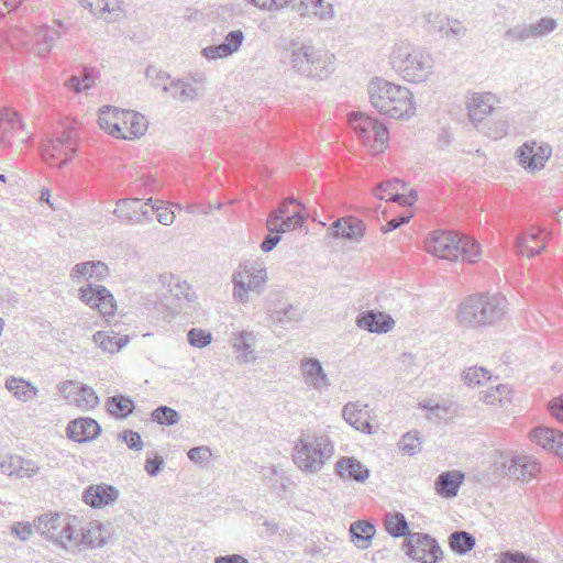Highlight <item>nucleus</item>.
I'll return each mask as SVG.
<instances>
[{"label": "nucleus", "mask_w": 563, "mask_h": 563, "mask_svg": "<svg viewBox=\"0 0 563 563\" xmlns=\"http://www.w3.org/2000/svg\"><path fill=\"white\" fill-rule=\"evenodd\" d=\"M393 69L412 84L429 81L435 71V59L431 51L409 40H398L389 53Z\"/></svg>", "instance_id": "1"}, {"label": "nucleus", "mask_w": 563, "mask_h": 563, "mask_svg": "<svg viewBox=\"0 0 563 563\" xmlns=\"http://www.w3.org/2000/svg\"><path fill=\"white\" fill-rule=\"evenodd\" d=\"M294 74L310 80H325L335 70V56L311 41H291L284 47Z\"/></svg>", "instance_id": "2"}, {"label": "nucleus", "mask_w": 563, "mask_h": 563, "mask_svg": "<svg viewBox=\"0 0 563 563\" xmlns=\"http://www.w3.org/2000/svg\"><path fill=\"white\" fill-rule=\"evenodd\" d=\"M368 96L371 104L384 115L407 119L415 114L413 95L407 87L375 78L368 85Z\"/></svg>", "instance_id": "3"}, {"label": "nucleus", "mask_w": 563, "mask_h": 563, "mask_svg": "<svg viewBox=\"0 0 563 563\" xmlns=\"http://www.w3.org/2000/svg\"><path fill=\"white\" fill-rule=\"evenodd\" d=\"M507 312V300L499 294H475L465 298L457 308L459 324L468 328L492 325Z\"/></svg>", "instance_id": "4"}, {"label": "nucleus", "mask_w": 563, "mask_h": 563, "mask_svg": "<svg viewBox=\"0 0 563 563\" xmlns=\"http://www.w3.org/2000/svg\"><path fill=\"white\" fill-rule=\"evenodd\" d=\"M426 250L442 260L475 263L479 257V245L466 235L452 231H434L426 240Z\"/></svg>", "instance_id": "5"}, {"label": "nucleus", "mask_w": 563, "mask_h": 563, "mask_svg": "<svg viewBox=\"0 0 563 563\" xmlns=\"http://www.w3.org/2000/svg\"><path fill=\"white\" fill-rule=\"evenodd\" d=\"M333 454L328 437L305 433L294 448L295 464L303 472L318 473Z\"/></svg>", "instance_id": "6"}, {"label": "nucleus", "mask_w": 563, "mask_h": 563, "mask_svg": "<svg viewBox=\"0 0 563 563\" xmlns=\"http://www.w3.org/2000/svg\"><path fill=\"white\" fill-rule=\"evenodd\" d=\"M268 274L265 265L257 261L241 263L232 275V298L238 303H247L251 295L264 292Z\"/></svg>", "instance_id": "7"}, {"label": "nucleus", "mask_w": 563, "mask_h": 563, "mask_svg": "<svg viewBox=\"0 0 563 563\" xmlns=\"http://www.w3.org/2000/svg\"><path fill=\"white\" fill-rule=\"evenodd\" d=\"M78 525L77 517L59 512L44 514L34 520V529L42 537L67 551H74V533Z\"/></svg>", "instance_id": "8"}, {"label": "nucleus", "mask_w": 563, "mask_h": 563, "mask_svg": "<svg viewBox=\"0 0 563 563\" xmlns=\"http://www.w3.org/2000/svg\"><path fill=\"white\" fill-rule=\"evenodd\" d=\"M77 140L73 129H64L63 132L48 140L42 148L43 159L57 167H63L75 155Z\"/></svg>", "instance_id": "9"}, {"label": "nucleus", "mask_w": 563, "mask_h": 563, "mask_svg": "<svg viewBox=\"0 0 563 563\" xmlns=\"http://www.w3.org/2000/svg\"><path fill=\"white\" fill-rule=\"evenodd\" d=\"M406 555L421 563H437L442 558V550L430 534L413 532L404 541Z\"/></svg>", "instance_id": "10"}, {"label": "nucleus", "mask_w": 563, "mask_h": 563, "mask_svg": "<svg viewBox=\"0 0 563 563\" xmlns=\"http://www.w3.org/2000/svg\"><path fill=\"white\" fill-rule=\"evenodd\" d=\"M552 156V146L543 141L529 140L516 151L518 164L529 174H536L545 167Z\"/></svg>", "instance_id": "11"}, {"label": "nucleus", "mask_w": 563, "mask_h": 563, "mask_svg": "<svg viewBox=\"0 0 563 563\" xmlns=\"http://www.w3.org/2000/svg\"><path fill=\"white\" fill-rule=\"evenodd\" d=\"M30 139L31 133L18 112L10 110L0 112V146L19 150Z\"/></svg>", "instance_id": "12"}, {"label": "nucleus", "mask_w": 563, "mask_h": 563, "mask_svg": "<svg viewBox=\"0 0 563 563\" xmlns=\"http://www.w3.org/2000/svg\"><path fill=\"white\" fill-rule=\"evenodd\" d=\"M422 23L427 33L438 34L442 38H460L466 34V27L461 21L440 12H424Z\"/></svg>", "instance_id": "13"}, {"label": "nucleus", "mask_w": 563, "mask_h": 563, "mask_svg": "<svg viewBox=\"0 0 563 563\" xmlns=\"http://www.w3.org/2000/svg\"><path fill=\"white\" fill-rule=\"evenodd\" d=\"M59 393L68 404L77 406L81 410L93 409L99 404L95 390L75 380H66L59 385Z\"/></svg>", "instance_id": "14"}, {"label": "nucleus", "mask_w": 563, "mask_h": 563, "mask_svg": "<svg viewBox=\"0 0 563 563\" xmlns=\"http://www.w3.org/2000/svg\"><path fill=\"white\" fill-rule=\"evenodd\" d=\"M303 383L318 393H324L331 386L330 378L321 362L316 357L306 356L299 365Z\"/></svg>", "instance_id": "15"}, {"label": "nucleus", "mask_w": 563, "mask_h": 563, "mask_svg": "<svg viewBox=\"0 0 563 563\" xmlns=\"http://www.w3.org/2000/svg\"><path fill=\"white\" fill-rule=\"evenodd\" d=\"M79 298L102 316H112L117 309L112 294L103 286L89 284L86 288L81 287Z\"/></svg>", "instance_id": "16"}, {"label": "nucleus", "mask_w": 563, "mask_h": 563, "mask_svg": "<svg viewBox=\"0 0 563 563\" xmlns=\"http://www.w3.org/2000/svg\"><path fill=\"white\" fill-rule=\"evenodd\" d=\"M115 205L113 214L122 223L135 225L152 221L151 210L141 206L139 198H121L117 200Z\"/></svg>", "instance_id": "17"}, {"label": "nucleus", "mask_w": 563, "mask_h": 563, "mask_svg": "<svg viewBox=\"0 0 563 563\" xmlns=\"http://www.w3.org/2000/svg\"><path fill=\"white\" fill-rule=\"evenodd\" d=\"M74 550H81L84 548H96L102 547L104 544V537L102 526L97 521H89L85 525H79L76 527V532L74 533Z\"/></svg>", "instance_id": "18"}, {"label": "nucleus", "mask_w": 563, "mask_h": 563, "mask_svg": "<svg viewBox=\"0 0 563 563\" xmlns=\"http://www.w3.org/2000/svg\"><path fill=\"white\" fill-rule=\"evenodd\" d=\"M256 341L257 336L253 331H240L232 334L231 344L238 363L250 364L256 361Z\"/></svg>", "instance_id": "19"}, {"label": "nucleus", "mask_w": 563, "mask_h": 563, "mask_svg": "<svg viewBox=\"0 0 563 563\" xmlns=\"http://www.w3.org/2000/svg\"><path fill=\"white\" fill-rule=\"evenodd\" d=\"M499 102V98L492 92H474L467 102L470 119L482 122Z\"/></svg>", "instance_id": "20"}, {"label": "nucleus", "mask_w": 563, "mask_h": 563, "mask_svg": "<svg viewBox=\"0 0 563 563\" xmlns=\"http://www.w3.org/2000/svg\"><path fill=\"white\" fill-rule=\"evenodd\" d=\"M244 41V33L241 30L229 32L224 41L219 45H210L202 49L207 59L224 58L236 53Z\"/></svg>", "instance_id": "21"}, {"label": "nucleus", "mask_w": 563, "mask_h": 563, "mask_svg": "<svg viewBox=\"0 0 563 563\" xmlns=\"http://www.w3.org/2000/svg\"><path fill=\"white\" fill-rule=\"evenodd\" d=\"M530 440L544 450L563 459V432L548 427H537L530 432Z\"/></svg>", "instance_id": "22"}, {"label": "nucleus", "mask_w": 563, "mask_h": 563, "mask_svg": "<svg viewBox=\"0 0 563 563\" xmlns=\"http://www.w3.org/2000/svg\"><path fill=\"white\" fill-rule=\"evenodd\" d=\"M120 133L117 139L134 140L143 136L147 131V120L139 112L124 110V118L120 119Z\"/></svg>", "instance_id": "23"}, {"label": "nucleus", "mask_w": 563, "mask_h": 563, "mask_svg": "<svg viewBox=\"0 0 563 563\" xmlns=\"http://www.w3.org/2000/svg\"><path fill=\"white\" fill-rule=\"evenodd\" d=\"M365 230V223L353 217L341 218L334 221L330 227V233L333 238H341L354 242H358L363 238Z\"/></svg>", "instance_id": "24"}, {"label": "nucleus", "mask_w": 563, "mask_h": 563, "mask_svg": "<svg viewBox=\"0 0 563 563\" xmlns=\"http://www.w3.org/2000/svg\"><path fill=\"white\" fill-rule=\"evenodd\" d=\"M66 431L70 440L82 443L93 440L100 433L101 428L95 419L79 418L70 421Z\"/></svg>", "instance_id": "25"}, {"label": "nucleus", "mask_w": 563, "mask_h": 563, "mask_svg": "<svg viewBox=\"0 0 563 563\" xmlns=\"http://www.w3.org/2000/svg\"><path fill=\"white\" fill-rule=\"evenodd\" d=\"M335 473L342 479L364 483L369 477V470L352 456H343L335 463Z\"/></svg>", "instance_id": "26"}, {"label": "nucleus", "mask_w": 563, "mask_h": 563, "mask_svg": "<svg viewBox=\"0 0 563 563\" xmlns=\"http://www.w3.org/2000/svg\"><path fill=\"white\" fill-rule=\"evenodd\" d=\"M464 474L461 471H446L441 473L434 483L437 494L443 498L457 496L459 489L464 482Z\"/></svg>", "instance_id": "27"}, {"label": "nucleus", "mask_w": 563, "mask_h": 563, "mask_svg": "<svg viewBox=\"0 0 563 563\" xmlns=\"http://www.w3.org/2000/svg\"><path fill=\"white\" fill-rule=\"evenodd\" d=\"M82 8L108 22L114 21L121 12L119 0H78Z\"/></svg>", "instance_id": "28"}, {"label": "nucleus", "mask_w": 563, "mask_h": 563, "mask_svg": "<svg viewBox=\"0 0 563 563\" xmlns=\"http://www.w3.org/2000/svg\"><path fill=\"white\" fill-rule=\"evenodd\" d=\"M540 463L529 455H517L511 460L509 473L522 482L531 481L540 472Z\"/></svg>", "instance_id": "29"}, {"label": "nucleus", "mask_w": 563, "mask_h": 563, "mask_svg": "<svg viewBox=\"0 0 563 563\" xmlns=\"http://www.w3.org/2000/svg\"><path fill=\"white\" fill-rule=\"evenodd\" d=\"M118 498V490L106 484L91 485L84 493V500L93 508H101Z\"/></svg>", "instance_id": "30"}, {"label": "nucleus", "mask_w": 563, "mask_h": 563, "mask_svg": "<svg viewBox=\"0 0 563 563\" xmlns=\"http://www.w3.org/2000/svg\"><path fill=\"white\" fill-rule=\"evenodd\" d=\"M1 470L9 476L23 478L33 476L38 468L31 460H26L21 455H10L2 461Z\"/></svg>", "instance_id": "31"}, {"label": "nucleus", "mask_w": 563, "mask_h": 563, "mask_svg": "<svg viewBox=\"0 0 563 563\" xmlns=\"http://www.w3.org/2000/svg\"><path fill=\"white\" fill-rule=\"evenodd\" d=\"M59 37L60 33L57 29L42 25L33 35L31 51L37 56H45Z\"/></svg>", "instance_id": "32"}, {"label": "nucleus", "mask_w": 563, "mask_h": 563, "mask_svg": "<svg viewBox=\"0 0 563 563\" xmlns=\"http://www.w3.org/2000/svg\"><path fill=\"white\" fill-rule=\"evenodd\" d=\"M343 419L353 428L364 433H372V424L368 421V415L363 406L356 402H347L342 409Z\"/></svg>", "instance_id": "33"}, {"label": "nucleus", "mask_w": 563, "mask_h": 563, "mask_svg": "<svg viewBox=\"0 0 563 563\" xmlns=\"http://www.w3.org/2000/svg\"><path fill=\"white\" fill-rule=\"evenodd\" d=\"M163 91L168 92L172 98L180 102H190L199 98V89L190 81L184 79H172L169 84L163 85Z\"/></svg>", "instance_id": "34"}, {"label": "nucleus", "mask_w": 563, "mask_h": 563, "mask_svg": "<svg viewBox=\"0 0 563 563\" xmlns=\"http://www.w3.org/2000/svg\"><path fill=\"white\" fill-rule=\"evenodd\" d=\"M391 320L382 312L368 311L357 317L356 323L360 328L369 332L383 333L391 328Z\"/></svg>", "instance_id": "35"}, {"label": "nucleus", "mask_w": 563, "mask_h": 563, "mask_svg": "<svg viewBox=\"0 0 563 563\" xmlns=\"http://www.w3.org/2000/svg\"><path fill=\"white\" fill-rule=\"evenodd\" d=\"M124 118V110L111 106L100 108L98 115V123L102 130H106L110 135H119L120 133V119Z\"/></svg>", "instance_id": "36"}, {"label": "nucleus", "mask_w": 563, "mask_h": 563, "mask_svg": "<svg viewBox=\"0 0 563 563\" xmlns=\"http://www.w3.org/2000/svg\"><path fill=\"white\" fill-rule=\"evenodd\" d=\"M5 388L20 401L26 402L35 398L38 389L29 380L11 376L5 380Z\"/></svg>", "instance_id": "37"}, {"label": "nucleus", "mask_w": 563, "mask_h": 563, "mask_svg": "<svg viewBox=\"0 0 563 563\" xmlns=\"http://www.w3.org/2000/svg\"><path fill=\"white\" fill-rule=\"evenodd\" d=\"M108 267L100 261H91L76 264L71 269V278L102 279L108 275Z\"/></svg>", "instance_id": "38"}, {"label": "nucleus", "mask_w": 563, "mask_h": 563, "mask_svg": "<svg viewBox=\"0 0 563 563\" xmlns=\"http://www.w3.org/2000/svg\"><path fill=\"white\" fill-rule=\"evenodd\" d=\"M93 342L104 352H119L129 342L126 335H119L114 332L98 331L92 336Z\"/></svg>", "instance_id": "39"}, {"label": "nucleus", "mask_w": 563, "mask_h": 563, "mask_svg": "<svg viewBox=\"0 0 563 563\" xmlns=\"http://www.w3.org/2000/svg\"><path fill=\"white\" fill-rule=\"evenodd\" d=\"M542 232L543 229L531 230L527 235L518 236L516 240L517 252L527 257L540 254L545 249L544 241L542 240L539 245H533L532 243L537 242Z\"/></svg>", "instance_id": "40"}, {"label": "nucleus", "mask_w": 563, "mask_h": 563, "mask_svg": "<svg viewBox=\"0 0 563 563\" xmlns=\"http://www.w3.org/2000/svg\"><path fill=\"white\" fill-rule=\"evenodd\" d=\"M375 527L367 521H355L350 527L352 541L358 549L365 550L369 547L373 537L375 536Z\"/></svg>", "instance_id": "41"}, {"label": "nucleus", "mask_w": 563, "mask_h": 563, "mask_svg": "<svg viewBox=\"0 0 563 563\" xmlns=\"http://www.w3.org/2000/svg\"><path fill=\"white\" fill-rule=\"evenodd\" d=\"M407 190V184L398 178L380 183L375 188V196L380 200L398 202L402 191Z\"/></svg>", "instance_id": "42"}, {"label": "nucleus", "mask_w": 563, "mask_h": 563, "mask_svg": "<svg viewBox=\"0 0 563 563\" xmlns=\"http://www.w3.org/2000/svg\"><path fill=\"white\" fill-rule=\"evenodd\" d=\"M377 121V119H373L361 112L352 113L350 115V124L364 143L369 142L372 137V129H375Z\"/></svg>", "instance_id": "43"}, {"label": "nucleus", "mask_w": 563, "mask_h": 563, "mask_svg": "<svg viewBox=\"0 0 563 563\" xmlns=\"http://www.w3.org/2000/svg\"><path fill=\"white\" fill-rule=\"evenodd\" d=\"M162 283L167 284L170 295L176 299H186L187 301L192 300L194 292L186 280H181L179 277L174 275H163Z\"/></svg>", "instance_id": "44"}, {"label": "nucleus", "mask_w": 563, "mask_h": 563, "mask_svg": "<svg viewBox=\"0 0 563 563\" xmlns=\"http://www.w3.org/2000/svg\"><path fill=\"white\" fill-rule=\"evenodd\" d=\"M384 526L386 531L394 538H408V534H411L406 517L401 512L386 515Z\"/></svg>", "instance_id": "45"}, {"label": "nucleus", "mask_w": 563, "mask_h": 563, "mask_svg": "<svg viewBox=\"0 0 563 563\" xmlns=\"http://www.w3.org/2000/svg\"><path fill=\"white\" fill-rule=\"evenodd\" d=\"M449 545L453 552L462 555L475 547V538L466 531H454L449 537Z\"/></svg>", "instance_id": "46"}, {"label": "nucleus", "mask_w": 563, "mask_h": 563, "mask_svg": "<svg viewBox=\"0 0 563 563\" xmlns=\"http://www.w3.org/2000/svg\"><path fill=\"white\" fill-rule=\"evenodd\" d=\"M291 206H297L299 209H305L306 207L296 198H287L285 199L276 210H274L266 221V227L268 230H276L277 221H280L284 217L289 216L292 211L290 210Z\"/></svg>", "instance_id": "47"}, {"label": "nucleus", "mask_w": 563, "mask_h": 563, "mask_svg": "<svg viewBox=\"0 0 563 563\" xmlns=\"http://www.w3.org/2000/svg\"><path fill=\"white\" fill-rule=\"evenodd\" d=\"M481 399L488 405L501 404L510 400V389L507 385L497 384L488 386L481 391Z\"/></svg>", "instance_id": "48"}, {"label": "nucleus", "mask_w": 563, "mask_h": 563, "mask_svg": "<svg viewBox=\"0 0 563 563\" xmlns=\"http://www.w3.org/2000/svg\"><path fill=\"white\" fill-rule=\"evenodd\" d=\"M108 411L115 417L125 418L134 409V402L125 396H113L107 401Z\"/></svg>", "instance_id": "49"}, {"label": "nucleus", "mask_w": 563, "mask_h": 563, "mask_svg": "<svg viewBox=\"0 0 563 563\" xmlns=\"http://www.w3.org/2000/svg\"><path fill=\"white\" fill-rule=\"evenodd\" d=\"M299 10L305 15L307 11H311L313 15L320 20H330L333 18V8L324 0H310L309 3L301 2Z\"/></svg>", "instance_id": "50"}, {"label": "nucleus", "mask_w": 563, "mask_h": 563, "mask_svg": "<svg viewBox=\"0 0 563 563\" xmlns=\"http://www.w3.org/2000/svg\"><path fill=\"white\" fill-rule=\"evenodd\" d=\"M303 209L292 210V212L284 217L280 221L276 223V230H268L272 233H286L288 231L296 230L300 228L306 219L302 213Z\"/></svg>", "instance_id": "51"}, {"label": "nucleus", "mask_w": 563, "mask_h": 563, "mask_svg": "<svg viewBox=\"0 0 563 563\" xmlns=\"http://www.w3.org/2000/svg\"><path fill=\"white\" fill-rule=\"evenodd\" d=\"M399 450L408 455L413 456L422 450V442L417 431H409L404 434L398 442Z\"/></svg>", "instance_id": "52"}, {"label": "nucleus", "mask_w": 563, "mask_h": 563, "mask_svg": "<svg viewBox=\"0 0 563 563\" xmlns=\"http://www.w3.org/2000/svg\"><path fill=\"white\" fill-rule=\"evenodd\" d=\"M152 420L162 426H175L180 420V415L173 408L159 406L152 412Z\"/></svg>", "instance_id": "53"}, {"label": "nucleus", "mask_w": 563, "mask_h": 563, "mask_svg": "<svg viewBox=\"0 0 563 563\" xmlns=\"http://www.w3.org/2000/svg\"><path fill=\"white\" fill-rule=\"evenodd\" d=\"M485 133L494 140L503 139L509 130V121L506 114L498 117L485 124Z\"/></svg>", "instance_id": "54"}, {"label": "nucleus", "mask_w": 563, "mask_h": 563, "mask_svg": "<svg viewBox=\"0 0 563 563\" xmlns=\"http://www.w3.org/2000/svg\"><path fill=\"white\" fill-rule=\"evenodd\" d=\"M272 316L280 323L298 322L301 320L298 307L291 303H285L279 308H275Z\"/></svg>", "instance_id": "55"}, {"label": "nucleus", "mask_w": 563, "mask_h": 563, "mask_svg": "<svg viewBox=\"0 0 563 563\" xmlns=\"http://www.w3.org/2000/svg\"><path fill=\"white\" fill-rule=\"evenodd\" d=\"M489 379V372L483 367H470L463 373V380L470 387L481 386Z\"/></svg>", "instance_id": "56"}, {"label": "nucleus", "mask_w": 563, "mask_h": 563, "mask_svg": "<svg viewBox=\"0 0 563 563\" xmlns=\"http://www.w3.org/2000/svg\"><path fill=\"white\" fill-rule=\"evenodd\" d=\"M533 40L544 37L558 27V22L553 18H541L538 21L530 23Z\"/></svg>", "instance_id": "57"}, {"label": "nucleus", "mask_w": 563, "mask_h": 563, "mask_svg": "<svg viewBox=\"0 0 563 563\" xmlns=\"http://www.w3.org/2000/svg\"><path fill=\"white\" fill-rule=\"evenodd\" d=\"M187 341L191 346L202 349L212 342V334L205 329L192 328L187 333Z\"/></svg>", "instance_id": "58"}, {"label": "nucleus", "mask_w": 563, "mask_h": 563, "mask_svg": "<svg viewBox=\"0 0 563 563\" xmlns=\"http://www.w3.org/2000/svg\"><path fill=\"white\" fill-rule=\"evenodd\" d=\"M504 37L509 42L518 43V42H526L528 40H532L533 35H532L530 24H519V25L508 29L505 32Z\"/></svg>", "instance_id": "59"}, {"label": "nucleus", "mask_w": 563, "mask_h": 563, "mask_svg": "<svg viewBox=\"0 0 563 563\" xmlns=\"http://www.w3.org/2000/svg\"><path fill=\"white\" fill-rule=\"evenodd\" d=\"M95 84V79L92 76L85 71L84 77L80 79L78 76H71L68 80H66L65 86L70 90L80 93L88 91Z\"/></svg>", "instance_id": "60"}, {"label": "nucleus", "mask_w": 563, "mask_h": 563, "mask_svg": "<svg viewBox=\"0 0 563 563\" xmlns=\"http://www.w3.org/2000/svg\"><path fill=\"white\" fill-rule=\"evenodd\" d=\"M372 136L374 137V145L373 148L376 152L383 151V148L386 146L388 141V131L387 128L377 121L375 124V129H372Z\"/></svg>", "instance_id": "61"}, {"label": "nucleus", "mask_w": 563, "mask_h": 563, "mask_svg": "<svg viewBox=\"0 0 563 563\" xmlns=\"http://www.w3.org/2000/svg\"><path fill=\"white\" fill-rule=\"evenodd\" d=\"M153 212L156 213L157 221L163 225H172L175 221L174 211L166 207L164 201L153 205Z\"/></svg>", "instance_id": "62"}, {"label": "nucleus", "mask_w": 563, "mask_h": 563, "mask_svg": "<svg viewBox=\"0 0 563 563\" xmlns=\"http://www.w3.org/2000/svg\"><path fill=\"white\" fill-rule=\"evenodd\" d=\"M145 75L148 79L152 80L155 87H159L162 89L165 82L169 84V81L172 80L170 76L167 73L157 69L154 66H148L145 70Z\"/></svg>", "instance_id": "63"}, {"label": "nucleus", "mask_w": 563, "mask_h": 563, "mask_svg": "<svg viewBox=\"0 0 563 563\" xmlns=\"http://www.w3.org/2000/svg\"><path fill=\"white\" fill-rule=\"evenodd\" d=\"M118 439L124 442L129 449L141 451L143 449V441L141 435L134 431H123L118 434Z\"/></svg>", "instance_id": "64"}]
</instances>
